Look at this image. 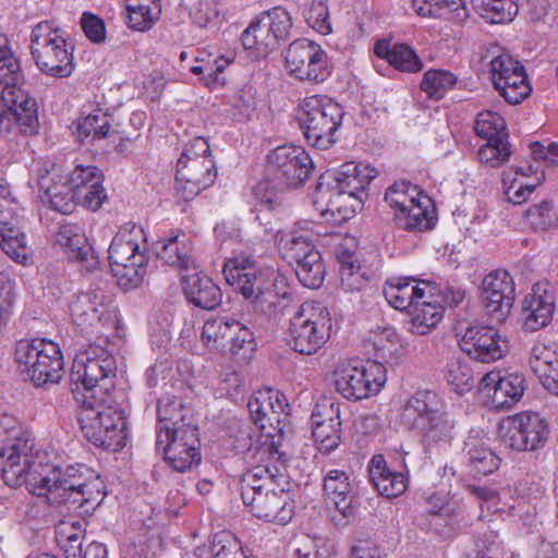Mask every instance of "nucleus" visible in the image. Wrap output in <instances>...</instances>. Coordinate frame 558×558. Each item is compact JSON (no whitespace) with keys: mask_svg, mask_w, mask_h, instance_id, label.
<instances>
[{"mask_svg":"<svg viewBox=\"0 0 558 558\" xmlns=\"http://www.w3.org/2000/svg\"><path fill=\"white\" fill-rule=\"evenodd\" d=\"M34 446V439L23 435L1 449L0 468L8 486L26 484L32 494L46 497L49 505H66L82 513L94 511L102 502L106 486L94 470L85 464L62 468L37 462Z\"/></svg>","mask_w":558,"mask_h":558,"instance_id":"f257e3e1","label":"nucleus"},{"mask_svg":"<svg viewBox=\"0 0 558 558\" xmlns=\"http://www.w3.org/2000/svg\"><path fill=\"white\" fill-rule=\"evenodd\" d=\"M22 72L19 59L12 52L9 39L0 35V84L4 121L14 120L21 133L34 135L38 132L37 102L27 92L19 86Z\"/></svg>","mask_w":558,"mask_h":558,"instance_id":"f03ea898","label":"nucleus"},{"mask_svg":"<svg viewBox=\"0 0 558 558\" xmlns=\"http://www.w3.org/2000/svg\"><path fill=\"white\" fill-rule=\"evenodd\" d=\"M399 422L420 434L427 445L449 444L453 438L454 421L447 412L446 402L432 390L411 396L401 408Z\"/></svg>","mask_w":558,"mask_h":558,"instance_id":"7ed1b4c3","label":"nucleus"},{"mask_svg":"<svg viewBox=\"0 0 558 558\" xmlns=\"http://www.w3.org/2000/svg\"><path fill=\"white\" fill-rule=\"evenodd\" d=\"M223 276L251 303L255 311L265 316L276 313L279 296L274 291V270L258 268L251 256L229 258L223 265Z\"/></svg>","mask_w":558,"mask_h":558,"instance_id":"20e7f679","label":"nucleus"},{"mask_svg":"<svg viewBox=\"0 0 558 558\" xmlns=\"http://www.w3.org/2000/svg\"><path fill=\"white\" fill-rule=\"evenodd\" d=\"M343 117L344 110L338 102L320 95L304 98L296 113L305 140L318 149H327L338 141Z\"/></svg>","mask_w":558,"mask_h":558,"instance_id":"39448f33","label":"nucleus"},{"mask_svg":"<svg viewBox=\"0 0 558 558\" xmlns=\"http://www.w3.org/2000/svg\"><path fill=\"white\" fill-rule=\"evenodd\" d=\"M14 360L22 374L36 387L58 384L64 374V362L60 347L44 338L19 340Z\"/></svg>","mask_w":558,"mask_h":558,"instance_id":"423d86ee","label":"nucleus"},{"mask_svg":"<svg viewBox=\"0 0 558 558\" xmlns=\"http://www.w3.org/2000/svg\"><path fill=\"white\" fill-rule=\"evenodd\" d=\"M31 52L37 68L52 77H69L74 71L73 52L53 21H41L31 34Z\"/></svg>","mask_w":558,"mask_h":558,"instance_id":"0eeeda50","label":"nucleus"},{"mask_svg":"<svg viewBox=\"0 0 558 558\" xmlns=\"http://www.w3.org/2000/svg\"><path fill=\"white\" fill-rule=\"evenodd\" d=\"M116 372L114 356L100 345H89L75 355L70 377L85 390L82 398L97 399L108 397L114 386Z\"/></svg>","mask_w":558,"mask_h":558,"instance_id":"6e6552de","label":"nucleus"},{"mask_svg":"<svg viewBox=\"0 0 558 558\" xmlns=\"http://www.w3.org/2000/svg\"><path fill=\"white\" fill-rule=\"evenodd\" d=\"M332 319L320 303H303L290 317L287 343L305 355L316 353L330 338Z\"/></svg>","mask_w":558,"mask_h":558,"instance_id":"1a4fd4ad","label":"nucleus"},{"mask_svg":"<svg viewBox=\"0 0 558 558\" xmlns=\"http://www.w3.org/2000/svg\"><path fill=\"white\" fill-rule=\"evenodd\" d=\"M288 408L289 404L284 395L272 389L258 391L247 402L252 420L259 426L265 436L258 451L268 453L270 458L277 461H283L284 452L280 451V442L275 441V432L282 434L288 416Z\"/></svg>","mask_w":558,"mask_h":558,"instance_id":"9d476101","label":"nucleus"},{"mask_svg":"<svg viewBox=\"0 0 558 558\" xmlns=\"http://www.w3.org/2000/svg\"><path fill=\"white\" fill-rule=\"evenodd\" d=\"M314 163L301 146L283 145L267 156V172L281 189H296L312 174Z\"/></svg>","mask_w":558,"mask_h":558,"instance_id":"9b49d317","label":"nucleus"},{"mask_svg":"<svg viewBox=\"0 0 558 558\" xmlns=\"http://www.w3.org/2000/svg\"><path fill=\"white\" fill-rule=\"evenodd\" d=\"M108 253L111 271L119 286L130 289L143 281L147 258L131 233L118 232L111 241Z\"/></svg>","mask_w":558,"mask_h":558,"instance_id":"f8f14e48","label":"nucleus"},{"mask_svg":"<svg viewBox=\"0 0 558 558\" xmlns=\"http://www.w3.org/2000/svg\"><path fill=\"white\" fill-rule=\"evenodd\" d=\"M386 383L383 364L368 361L363 365H347L335 371L336 390L347 400L357 401L380 391Z\"/></svg>","mask_w":558,"mask_h":558,"instance_id":"ddd939ff","label":"nucleus"},{"mask_svg":"<svg viewBox=\"0 0 558 558\" xmlns=\"http://www.w3.org/2000/svg\"><path fill=\"white\" fill-rule=\"evenodd\" d=\"M284 66L300 81L324 82L330 75L327 53L306 38L291 43L284 51Z\"/></svg>","mask_w":558,"mask_h":558,"instance_id":"4468645a","label":"nucleus"},{"mask_svg":"<svg viewBox=\"0 0 558 558\" xmlns=\"http://www.w3.org/2000/svg\"><path fill=\"white\" fill-rule=\"evenodd\" d=\"M501 440L517 451H534L542 448L549 435L546 420L535 412H521L509 416L500 427Z\"/></svg>","mask_w":558,"mask_h":558,"instance_id":"2eb2a0df","label":"nucleus"},{"mask_svg":"<svg viewBox=\"0 0 558 558\" xmlns=\"http://www.w3.org/2000/svg\"><path fill=\"white\" fill-rule=\"evenodd\" d=\"M197 427L175 429L156 436V449L162 451L166 462L177 472H186L198 465L201 452Z\"/></svg>","mask_w":558,"mask_h":558,"instance_id":"dca6fc26","label":"nucleus"},{"mask_svg":"<svg viewBox=\"0 0 558 558\" xmlns=\"http://www.w3.org/2000/svg\"><path fill=\"white\" fill-rule=\"evenodd\" d=\"M258 519L278 524H287L293 517V504L289 496V485L278 482L243 502Z\"/></svg>","mask_w":558,"mask_h":558,"instance_id":"f3484780","label":"nucleus"},{"mask_svg":"<svg viewBox=\"0 0 558 558\" xmlns=\"http://www.w3.org/2000/svg\"><path fill=\"white\" fill-rule=\"evenodd\" d=\"M460 349L471 359L481 363H492L501 359L508 351V341L489 326H470L459 340Z\"/></svg>","mask_w":558,"mask_h":558,"instance_id":"a211bd4d","label":"nucleus"},{"mask_svg":"<svg viewBox=\"0 0 558 558\" xmlns=\"http://www.w3.org/2000/svg\"><path fill=\"white\" fill-rule=\"evenodd\" d=\"M514 298V283L508 271L495 270L483 279L481 299L493 319L504 322L513 306Z\"/></svg>","mask_w":558,"mask_h":558,"instance_id":"6ab92c4d","label":"nucleus"},{"mask_svg":"<svg viewBox=\"0 0 558 558\" xmlns=\"http://www.w3.org/2000/svg\"><path fill=\"white\" fill-rule=\"evenodd\" d=\"M524 390V376L517 373L501 377L499 373L490 372L480 380V391L487 398L488 405L497 411L511 409Z\"/></svg>","mask_w":558,"mask_h":558,"instance_id":"aec40b11","label":"nucleus"},{"mask_svg":"<svg viewBox=\"0 0 558 558\" xmlns=\"http://www.w3.org/2000/svg\"><path fill=\"white\" fill-rule=\"evenodd\" d=\"M312 435L323 454L335 451L341 442L340 404L325 399L317 403L312 416Z\"/></svg>","mask_w":558,"mask_h":558,"instance_id":"412c9836","label":"nucleus"},{"mask_svg":"<svg viewBox=\"0 0 558 558\" xmlns=\"http://www.w3.org/2000/svg\"><path fill=\"white\" fill-rule=\"evenodd\" d=\"M217 178L213 159H190L177 162V191L185 201L193 199L203 190L211 186Z\"/></svg>","mask_w":558,"mask_h":558,"instance_id":"4be33fe9","label":"nucleus"},{"mask_svg":"<svg viewBox=\"0 0 558 558\" xmlns=\"http://www.w3.org/2000/svg\"><path fill=\"white\" fill-rule=\"evenodd\" d=\"M56 241L69 259L77 263L82 270L94 272L99 268V257L80 226L68 222L60 225Z\"/></svg>","mask_w":558,"mask_h":558,"instance_id":"5701e85b","label":"nucleus"},{"mask_svg":"<svg viewBox=\"0 0 558 558\" xmlns=\"http://www.w3.org/2000/svg\"><path fill=\"white\" fill-rule=\"evenodd\" d=\"M376 177V169L369 165L345 162L339 169L328 170L320 180H331L335 189L344 191L348 198H357L363 202L362 195Z\"/></svg>","mask_w":558,"mask_h":558,"instance_id":"b1692460","label":"nucleus"},{"mask_svg":"<svg viewBox=\"0 0 558 558\" xmlns=\"http://www.w3.org/2000/svg\"><path fill=\"white\" fill-rule=\"evenodd\" d=\"M22 220L14 208L0 206V246L20 264H26L29 248L21 230Z\"/></svg>","mask_w":558,"mask_h":558,"instance_id":"393cba45","label":"nucleus"},{"mask_svg":"<svg viewBox=\"0 0 558 558\" xmlns=\"http://www.w3.org/2000/svg\"><path fill=\"white\" fill-rule=\"evenodd\" d=\"M182 289L186 300L202 310L211 311L221 304L220 288L209 277L196 271L195 266L182 275Z\"/></svg>","mask_w":558,"mask_h":558,"instance_id":"a878e982","label":"nucleus"},{"mask_svg":"<svg viewBox=\"0 0 558 558\" xmlns=\"http://www.w3.org/2000/svg\"><path fill=\"white\" fill-rule=\"evenodd\" d=\"M269 461L278 463L274 465V471L269 465H257L248 471H246L239 481V489L241 498L244 501L259 494L268 487L275 486L278 482H283V484L289 485V482L286 480V474L281 470H286V456L283 457V461H277L267 456Z\"/></svg>","mask_w":558,"mask_h":558,"instance_id":"bb28decb","label":"nucleus"},{"mask_svg":"<svg viewBox=\"0 0 558 558\" xmlns=\"http://www.w3.org/2000/svg\"><path fill=\"white\" fill-rule=\"evenodd\" d=\"M555 296L539 284L526 295L522 306L523 328L526 331H537L547 326L554 314Z\"/></svg>","mask_w":558,"mask_h":558,"instance_id":"cd10ccee","label":"nucleus"},{"mask_svg":"<svg viewBox=\"0 0 558 558\" xmlns=\"http://www.w3.org/2000/svg\"><path fill=\"white\" fill-rule=\"evenodd\" d=\"M435 210L432 199L427 195H421L413 202L399 210H395L393 221L399 229L410 232L429 230L435 225Z\"/></svg>","mask_w":558,"mask_h":558,"instance_id":"c85d7f7f","label":"nucleus"},{"mask_svg":"<svg viewBox=\"0 0 558 558\" xmlns=\"http://www.w3.org/2000/svg\"><path fill=\"white\" fill-rule=\"evenodd\" d=\"M428 288L413 278H392L384 286V296L393 308L409 312L418 299L427 296Z\"/></svg>","mask_w":558,"mask_h":558,"instance_id":"c756f323","label":"nucleus"},{"mask_svg":"<svg viewBox=\"0 0 558 558\" xmlns=\"http://www.w3.org/2000/svg\"><path fill=\"white\" fill-rule=\"evenodd\" d=\"M107 300L108 296L100 290L74 295L69 303L74 324L84 328L99 322L105 312Z\"/></svg>","mask_w":558,"mask_h":558,"instance_id":"7c9ffc66","label":"nucleus"},{"mask_svg":"<svg viewBox=\"0 0 558 558\" xmlns=\"http://www.w3.org/2000/svg\"><path fill=\"white\" fill-rule=\"evenodd\" d=\"M50 178H41L39 184L45 189L50 207L63 215L73 213L76 204V190L64 179L63 174L58 173V168L52 167L49 172Z\"/></svg>","mask_w":558,"mask_h":558,"instance_id":"2f4dec72","label":"nucleus"},{"mask_svg":"<svg viewBox=\"0 0 558 558\" xmlns=\"http://www.w3.org/2000/svg\"><path fill=\"white\" fill-rule=\"evenodd\" d=\"M324 494L344 518L353 514V484L347 472L336 469L328 471L324 477Z\"/></svg>","mask_w":558,"mask_h":558,"instance_id":"473e14b6","label":"nucleus"},{"mask_svg":"<svg viewBox=\"0 0 558 558\" xmlns=\"http://www.w3.org/2000/svg\"><path fill=\"white\" fill-rule=\"evenodd\" d=\"M157 415L156 436L162 434L166 437L167 434L173 433L175 429L197 427L191 410L177 399H160L158 401Z\"/></svg>","mask_w":558,"mask_h":558,"instance_id":"72a5a7b5","label":"nucleus"},{"mask_svg":"<svg viewBox=\"0 0 558 558\" xmlns=\"http://www.w3.org/2000/svg\"><path fill=\"white\" fill-rule=\"evenodd\" d=\"M82 402L78 422L85 438L97 447H101L108 451H118V445H114L108 434H106L96 411L95 401L87 398H78Z\"/></svg>","mask_w":558,"mask_h":558,"instance_id":"f704fd0d","label":"nucleus"},{"mask_svg":"<svg viewBox=\"0 0 558 558\" xmlns=\"http://www.w3.org/2000/svg\"><path fill=\"white\" fill-rule=\"evenodd\" d=\"M374 52L378 58L385 59L395 69L416 73L423 69V62L414 49L405 44L390 46L388 41L380 40L374 46Z\"/></svg>","mask_w":558,"mask_h":558,"instance_id":"c9c22d12","label":"nucleus"},{"mask_svg":"<svg viewBox=\"0 0 558 558\" xmlns=\"http://www.w3.org/2000/svg\"><path fill=\"white\" fill-rule=\"evenodd\" d=\"M276 244L282 258L291 265L318 251L313 243L310 232L304 230L277 232Z\"/></svg>","mask_w":558,"mask_h":558,"instance_id":"e433bc0d","label":"nucleus"},{"mask_svg":"<svg viewBox=\"0 0 558 558\" xmlns=\"http://www.w3.org/2000/svg\"><path fill=\"white\" fill-rule=\"evenodd\" d=\"M434 294L432 288L427 289V296L418 299L409 310L411 317V331L417 335H426L435 328L444 314V305L437 300H432Z\"/></svg>","mask_w":558,"mask_h":558,"instance_id":"4c0bfd02","label":"nucleus"},{"mask_svg":"<svg viewBox=\"0 0 558 558\" xmlns=\"http://www.w3.org/2000/svg\"><path fill=\"white\" fill-rule=\"evenodd\" d=\"M466 465L474 475H488L499 466L500 459L483 441L468 437L464 446Z\"/></svg>","mask_w":558,"mask_h":558,"instance_id":"58836bf2","label":"nucleus"},{"mask_svg":"<svg viewBox=\"0 0 558 558\" xmlns=\"http://www.w3.org/2000/svg\"><path fill=\"white\" fill-rule=\"evenodd\" d=\"M254 194L259 201L255 219L258 221L259 226L263 227L265 234H274L275 242L277 243V232L282 231L277 228L278 221L275 219L272 211L281 206L279 197L272 190H268V182H259L254 187Z\"/></svg>","mask_w":558,"mask_h":558,"instance_id":"ea45409f","label":"nucleus"},{"mask_svg":"<svg viewBox=\"0 0 558 558\" xmlns=\"http://www.w3.org/2000/svg\"><path fill=\"white\" fill-rule=\"evenodd\" d=\"M179 236L180 232L172 230L167 238L156 242V256L166 265L174 266L184 272H189L194 267V262L189 256L185 246L181 245L182 242L179 240Z\"/></svg>","mask_w":558,"mask_h":558,"instance_id":"a19ab883","label":"nucleus"},{"mask_svg":"<svg viewBox=\"0 0 558 558\" xmlns=\"http://www.w3.org/2000/svg\"><path fill=\"white\" fill-rule=\"evenodd\" d=\"M340 264V282L343 290L348 292L361 291L367 284V277L361 270L354 252L340 245L336 251Z\"/></svg>","mask_w":558,"mask_h":558,"instance_id":"79ce46f5","label":"nucleus"},{"mask_svg":"<svg viewBox=\"0 0 558 558\" xmlns=\"http://www.w3.org/2000/svg\"><path fill=\"white\" fill-rule=\"evenodd\" d=\"M113 133L111 130V116L100 108L83 112L77 123V135L81 142L85 140H104Z\"/></svg>","mask_w":558,"mask_h":558,"instance_id":"37998d69","label":"nucleus"},{"mask_svg":"<svg viewBox=\"0 0 558 558\" xmlns=\"http://www.w3.org/2000/svg\"><path fill=\"white\" fill-rule=\"evenodd\" d=\"M235 319L215 318L205 322L202 329V339L210 349L227 353V349H232L231 336L234 335Z\"/></svg>","mask_w":558,"mask_h":558,"instance_id":"c03bdc74","label":"nucleus"},{"mask_svg":"<svg viewBox=\"0 0 558 558\" xmlns=\"http://www.w3.org/2000/svg\"><path fill=\"white\" fill-rule=\"evenodd\" d=\"M108 397H99L93 399L95 401L96 411L106 434L109 435L114 445H118V450L125 446V422L121 410L106 405Z\"/></svg>","mask_w":558,"mask_h":558,"instance_id":"a18cd8bd","label":"nucleus"},{"mask_svg":"<svg viewBox=\"0 0 558 558\" xmlns=\"http://www.w3.org/2000/svg\"><path fill=\"white\" fill-rule=\"evenodd\" d=\"M347 193L340 189H335V183L331 180H320L316 186V194L314 203L319 206L323 215L336 214L344 218L348 214V206L345 204Z\"/></svg>","mask_w":558,"mask_h":558,"instance_id":"49530a36","label":"nucleus"},{"mask_svg":"<svg viewBox=\"0 0 558 558\" xmlns=\"http://www.w3.org/2000/svg\"><path fill=\"white\" fill-rule=\"evenodd\" d=\"M476 12L493 24L511 22L519 12L517 0H472Z\"/></svg>","mask_w":558,"mask_h":558,"instance_id":"de8ad7c7","label":"nucleus"},{"mask_svg":"<svg viewBox=\"0 0 558 558\" xmlns=\"http://www.w3.org/2000/svg\"><path fill=\"white\" fill-rule=\"evenodd\" d=\"M54 534L58 546L68 558L81 555L84 538V529L81 521H60L54 526Z\"/></svg>","mask_w":558,"mask_h":558,"instance_id":"09e8293b","label":"nucleus"},{"mask_svg":"<svg viewBox=\"0 0 558 558\" xmlns=\"http://www.w3.org/2000/svg\"><path fill=\"white\" fill-rule=\"evenodd\" d=\"M266 19L254 21L242 34L245 49H256L259 53H267L278 45L277 38L266 24Z\"/></svg>","mask_w":558,"mask_h":558,"instance_id":"8fccbe9b","label":"nucleus"},{"mask_svg":"<svg viewBox=\"0 0 558 558\" xmlns=\"http://www.w3.org/2000/svg\"><path fill=\"white\" fill-rule=\"evenodd\" d=\"M295 274L299 281L306 288L317 289L325 279L326 267L319 251L298 262Z\"/></svg>","mask_w":558,"mask_h":558,"instance_id":"3c124183","label":"nucleus"},{"mask_svg":"<svg viewBox=\"0 0 558 558\" xmlns=\"http://www.w3.org/2000/svg\"><path fill=\"white\" fill-rule=\"evenodd\" d=\"M230 435H229V444L231 449L236 454L247 456L250 452H253V456L256 453L262 456H268V453H260L258 451V447L260 446L255 444V430L248 423H242L239 421H234L230 425Z\"/></svg>","mask_w":558,"mask_h":558,"instance_id":"603ef678","label":"nucleus"},{"mask_svg":"<svg viewBox=\"0 0 558 558\" xmlns=\"http://www.w3.org/2000/svg\"><path fill=\"white\" fill-rule=\"evenodd\" d=\"M525 217L530 227L536 232L557 228L558 206L551 201H542L530 206Z\"/></svg>","mask_w":558,"mask_h":558,"instance_id":"864d4df0","label":"nucleus"},{"mask_svg":"<svg viewBox=\"0 0 558 558\" xmlns=\"http://www.w3.org/2000/svg\"><path fill=\"white\" fill-rule=\"evenodd\" d=\"M474 129L480 137L487 141L501 143V140H508L509 137L506 121L497 112H480L476 117Z\"/></svg>","mask_w":558,"mask_h":558,"instance_id":"5fc2aeb1","label":"nucleus"},{"mask_svg":"<svg viewBox=\"0 0 558 558\" xmlns=\"http://www.w3.org/2000/svg\"><path fill=\"white\" fill-rule=\"evenodd\" d=\"M457 83V76L446 70H428L424 73L421 89L428 98L439 100Z\"/></svg>","mask_w":558,"mask_h":558,"instance_id":"6e6d98bb","label":"nucleus"},{"mask_svg":"<svg viewBox=\"0 0 558 558\" xmlns=\"http://www.w3.org/2000/svg\"><path fill=\"white\" fill-rule=\"evenodd\" d=\"M445 378L452 389L462 395L474 385V375L469 364L460 357H451L445 367Z\"/></svg>","mask_w":558,"mask_h":558,"instance_id":"4d7b16f0","label":"nucleus"},{"mask_svg":"<svg viewBox=\"0 0 558 558\" xmlns=\"http://www.w3.org/2000/svg\"><path fill=\"white\" fill-rule=\"evenodd\" d=\"M496 89L510 105H518L531 94V86L527 81L525 69L513 74L510 78L502 81Z\"/></svg>","mask_w":558,"mask_h":558,"instance_id":"13d9d810","label":"nucleus"},{"mask_svg":"<svg viewBox=\"0 0 558 558\" xmlns=\"http://www.w3.org/2000/svg\"><path fill=\"white\" fill-rule=\"evenodd\" d=\"M424 195L416 185L409 181H399L389 186L385 193V201L395 210H399Z\"/></svg>","mask_w":558,"mask_h":558,"instance_id":"bf43d9fd","label":"nucleus"},{"mask_svg":"<svg viewBox=\"0 0 558 558\" xmlns=\"http://www.w3.org/2000/svg\"><path fill=\"white\" fill-rule=\"evenodd\" d=\"M426 502L428 512L433 515L442 517L448 522L457 519L463 511L462 505L442 493H432L427 496Z\"/></svg>","mask_w":558,"mask_h":558,"instance_id":"052dcab7","label":"nucleus"},{"mask_svg":"<svg viewBox=\"0 0 558 558\" xmlns=\"http://www.w3.org/2000/svg\"><path fill=\"white\" fill-rule=\"evenodd\" d=\"M376 490L389 499L402 495L408 488V478L402 472L387 471L372 481Z\"/></svg>","mask_w":558,"mask_h":558,"instance_id":"680f3d73","label":"nucleus"},{"mask_svg":"<svg viewBox=\"0 0 558 558\" xmlns=\"http://www.w3.org/2000/svg\"><path fill=\"white\" fill-rule=\"evenodd\" d=\"M508 140H501V143L495 141H487V143L480 147L477 156L482 163L492 168H497L507 162L511 156Z\"/></svg>","mask_w":558,"mask_h":558,"instance_id":"e2e57ef3","label":"nucleus"},{"mask_svg":"<svg viewBox=\"0 0 558 558\" xmlns=\"http://www.w3.org/2000/svg\"><path fill=\"white\" fill-rule=\"evenodd\" d=\"M558 361V356L550 347L545 343H536L531 350L529 364L532 372L541 380L544 376H548L551 366Z\"/></svg>","mask_w":558,"mask_h":558,"instance_id":"0e129e2a","label":"nucleus"},{"mask_svg":"<svg viewBox=\"0 0 558 558\" xmlns=\"http://www.w3.org/2000/svg\"><path fill=\"white\" fill-rule=\"evenodd\" d=\"M524 66L508 53H501L490 61V73L495 88L500 86L502 81L510 78L513 74L523 70Z\"/></svg>","mask_w":558,"mask_h":558,"instance_id":"69168bd1","label":"nucleus"},{"mask_svg":"<svg viewBox=\"0 0 558 558\" xmlns=\"http://www.w3.org/2000/svg\"><path fill=\"white\" fill-rule=\"evenodd\" d=\"M231 338L230 347L232 345V349H227V353L233 355L241 354L243 357H246L255 350L256 343L253 331L239 320L234 325V335Z\"/></svg>","mask_w":558,"mask_h":558,"instance_id":"338daca9","label":"nucleus"},{"mask_svg":"<svg viewBox=\"0 0 558 558\" xmlns=\"http://www.w3.org/2000/svg\"><path fill=\"white\" fill-rule=\"evenodd\" d=\"M63 175L76 191L84 190L102 180V173L95 166L77 165L70 173Z\"/></svg>","mask_w":558,"mask_h":558,"instance_id":"774afa93","label":"nucleus"}]
</instances>
